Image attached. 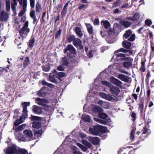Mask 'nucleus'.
Returning <instances> with one entry per match:
<instances>
[{
    "label": "nucleus",
    "instance_id": "nucleus-49",
    "mask_svg": "<svg viewBox=\"0 0 154 154\" xmlns=\"http://www.w3.org/2000/svg\"><path fill=\"white\" fill-rule=\"evenodd\" d=\"M124 60L126 61H132L133 60V59L131 57H125L122 58L121 59V60Z\"/></svg>",
    "mask_w": 154,
    "mask_h": 154
},
{
    "label": "nucleus",
    "instance_id": "nucleus-17",
    "mask_svg": "<svg viewBox=\"0 0 154 154\" xmlns=\"http://www.w3.org/2000/svg\"><path fill=\"white\" fill-rule=\"evenodd\" d=\"M22 38L20 37H18L15 39V43L16 45H18V47L20 48H21V47H20L19 46L21 44L22 42L23 41V39L24 38V35H23V36H20Z\"/></svg>",
    "mask_w": 154,
    "mask_h": 154
},
{
    "label": "nucleus",
    "instance_id": "nucleus-56",
    "mask_svg": "<svg viewBox=\"0 0 154 154\" xmlns=\"http://www.w3.org/2000/svg\"><path fill=\"white\" fill-rule=\"evenodd\" d=\"M30 17L32 18H34L35 17H36V16H35V12L34 11H32L30 12Z\"/></svg>",
    "mask_w": 154,
    "mask_h": 154
},
{
    "label": "nucleus",
    "instance_id": "nucleus-50",
    "mask_svg": "<svg viewBox=\"0 0 154 154\" xmlns=\"http://www.w3.org/2000/svg\"><path fill=\"white\" fill-rule=\"evenodd\" d=\"M105 99L108 101H111L113 99V98L110 95L107 94Z\"/></svg>",
    "mask_w": 154,
    "mask_h": 154
},
{
    "label": "nucleus",
    "instance_id": "nucleus-44",
    "mask_svg": "<svg viewBox=\"0 0 154 154\" xmlns=\"http://www.w3.org/2000/svg\"><path fill=\"white\" fill-rule=\"evenodd\" d=\"M109 30L107 31L108 35L109 36H113L114 34V30H112L111 28H109Z\"/></svg>",
    "mask_w": 154,
    "mask_h": 154
},
{
    "label": "nucleus",
    "instance_id": "nucleus-31",
    "mask_svg": "<svg viewBox=\"0 0 154 154\" xmlns=\"http://www.w3.org/2000/svg\"><path fill=\"white\" fill-rule=\"evenodd\" d=\"M29 60L28 57H26L23 63V68L26 67L29 64Z\"/></svg>",
    "mask_w": 154,
    "mask_h": 154
},
{
    "label": "nucleus",
    "instance_id": "nucleus-4",
    "mask_svg": "<svg viewBox=\"0 0 154 154\" xmlns=\"http://www.w3.org/2000/svg\"><path fill=\"white\" fill-rule=\"evenodd\" d=\"M132 32V31L130 29L126 30L123 35V39H126L129 37L127 40L129 41H133L135 39V35L134 34L131 35Z\"/></svg>",
    "mask_w": 154,
    "mask_h": 154
},
{
    "label": "nucleus",
    "instance_id": "nucleus-20",
    "mask_svg": "<svg viewBox=\"0 0 154 154\" xmlns=\"http://www.w3.org/2000/svg\"><path fill=\"white\" fill-rule=\"evenodd\" d=\"M111 82L115 85H116L117 86H122V82L117 79H116L114 77H113V78L111 81Z\"/></svg>",
    "mask_w": 154,
    "mask_h": 154
},
{
    "label": "nucleus",
    "instance_id": "nucleus-53",
    "mask_svg": "<svg viewBox=\"0 0 154 154\" xmlns=\"http://www.w3.org/2000/svg\"><path fill=\"white\" fill-rule=\"evenodd\" d=\"M152 23V22L150 20L146 19L145 20V24L148 26H150Z\"/></svg>",
    "mask_w": 154,
    "mask_h": 154
},
{
    "label": "nucleus",
    "instance_id": "nucleus-41",
    "mask_svg": "<svg viewBox=\"0 0 154 154\" xmlns=\"http://www.w3.org/2000/svg\"><path fill=\"white\" fill-rule=\"evenodd\" d=\"M31 121H38V116H32L29 117Z\"/></svg>",
    "mask_w": 154,
    "mask_h": 154
},
{
    "label": "nucleus",
    "instance_id": "nucleus-12",
    "mask_svg": "<svg viewBox=\"0 0 154 154\" xmlns=\"http://www.w3.org/2000/svg\"><path fill=\"white\" fill-rule=\"evenodd\" d=\"M110 91L112 94L117 96H118V95L120 92V90L119 88L114 86H112L110 88Z\"/></svg>",
    "mask_w": 154,
    "mask_h": 154
},
{
    "label": "nucleus",
    "instance_id": "nucleus-57",
    "mask_svg": "<svg viewBox=\"0 0 154 154\" xmlns=\"http://www.w3.org/2000/svg\"><path fill=\"white\" fill-rule=\"evenodd\" d=\"M66 11L63 9L62 11L61 14V16L63 18L65 16Z\"/></svg>",
    "mask_w": 154,
    "mask_h": 154
},
{
    "label": "nucleus",
    "instance_id": "nucleus-30",
    "mask_svg": "<svg viewBox=\"0 0 154 154\" xmlns=\"http://www.w3.org/2000/svg\"><path fill=\"white\" fill-rule=\"evenodd\" d=\"M46 122V120H42V118L39 117V128H40L41 127H42L43 126H45L46 125L45 124Z\"/></svg>",
    "mask_w": 154,
    "mask_h": 154
},
{
    "label": "nucleus",
    "instance_id": "nucleus-52",
    "mask_svg": "<svg viewBox=\"0 0 154 154\" xmlns=\"http://www.w3.org/2000/svg\"><path fill=\"white\" fill-rule=\"evenodd\" d=\"M131 116L132 118V121L134 122L136 119V114L134 112H132Z\"/></svg>",
    "mask_w": 154,
    "mask_h": 154
},
{
    "label": "nucleus",
    "instance_id": "nucleus-13",
    "mask_svg": "<svg viewBox=\"0 0 154 154\" xmlns=\"http://www.w3.org/2000/svg\"><path fill=\"white\" fill-rule=\"evenodd\" d=\"M48 89V88L44 86L39 90V96L44 97L46 95Z\"/></svg>",
    "mask_w": 154,
    "mask_h": 154
},
{
    "label": "nucleus",
    "instance_id": "nucleus-16",
    "mask_svg": "<svg viewBox=\"0 0 154 154\" xmlns=\"http://www.w3.org/2000/svg\"><path fill=\"white\" fill-rule=\"evenodd\" d=\"M74 31L79 38H81L83 36V34L82 32L81 28L80 27L78 26H76Z\"/></svg>",
    "mask_w": 154,
    "mask_h": 154
},
{
    "label": "nucleus",
    "instance_id": "nucleus-48",
    "mask_svg": "<svg viewBox=\"0 0 154 154\" xmlns=\"http://www.w3.org/2000/svg\"><path fill=\"white\" fill-rule=\"evenodd\" d=\"M93 50H91L89 51V52L88 54H87V56L89 58H91L93 57Z\"/></svg>",
    "mask_w": 154,
    "mask_h": 154
},
{
    "label": "nucleus",
    "instance_id": "nucleus-24",
    "mask_svg": "<svg viewBox=\"0 0 154 154\" xmlns=\"http://www.w3.org/2000/svg\"><path fill=\"white\" fill-rule=\"evenodd\" d=\"M101 24L106 29H108L109 28L110 25V23L107 20L102 21L101 22Z\"/></svg>",
    "mask_w": 154,
    "mask_h": 154
},
{
    "label": "nucleus",
    "instance_id": "nucleus-27",
    "mask_svg": "<svg viewBox=\"0 0 154 154\" xmlns=\"http://www.w3.org/2000/svg\"><path fill=\"white\" fill-rule=\"evenodd\" d=\"M75 38L74 35L71 34L67 37L66 41L68 43H71L72 42H73Z\"/></svg>",
    "mask_w": 154,
    "mask_h": 154
},
{
    "label": "nucleus",
    "instance_id": "nucleus-64",
    "mask_svg": "<svg viewBox=\"0 0 154 154\" xmlns=\"http://www.w3.org/2000/svg\"><path fill=\"white\" fill-rule=\"evenodd\" d=\"M107 94H106L104 93H100V97L104 99L105 98L106 96V95Z\"/></svg>",
    "mask_w": 154,
    "mask_h": 154
},
{
    "label": "nucleus",
    "instance_id": "nucleus-1",
    "mask_svg": "<svg viewBox=\"0 0 154 154\" xmlns=\"http://www.w3.org/2000/svg\"><path fill=\"white\" fill-rule=\"evenodd\" d=\"M64 53H66L67 57L72 58L75 57L77 53V51L72 45L68 44L63 50Z\"/></svg>",
    "mask_w": 154,
    "mask_h": 154
},
{
    "label": "nucleus",
    "instance_id": "nucleus-2",
    "mask_svg": "<svg viewBox=\"0 0 154 154\" xmlns=\"http://www.w3.org/2000/svg\"><path fill=\"white\" fill-rule=\"evenodd\" d=\"M98 117L102 119H99L97 118H94V120L97 122L100 123L101 124L106 125L109 122L110 119L106 118L108 116V115L106 113L103 112H99L98 115Z\"/></svg>",
    "mask_w": 154,
    "mask_h": 154
},
{
    "label": "nucleus",
    "instance_id": "nucleus-14",
    "mask_svg": "<svg viewBox=\"0 0 154 154\" xmlns=\"http://www.w3.org/2000/svg\"><path fill=\"white\" fill-rule=\"evenodd\" d=\"M27 0H23V9L18 14L19 17H22L25 12L27 6Z\"/></svg>",
    "mask_w": 154,
    "mask_h": 154
},
{
    "label": "nucleus",
    "instance_id": "nucleus-55",
    "mask_svg": "<svg viewBox=\"0 0 154 154\" xmlns=\"http://www.w3.org/2000/svg\"><path fill=\"white\" fill-rule=\"evenodd\" d=\"M101 83L103 85L107 86H109L110 84L109 82L106 81H101Z\"/></svg>",
    "mask_w": 154,
    "mask_h": 154
},
{
    "label": "nucleus",
    "instance_id": "nucleus-40",
    "mask_svg": "<svg viewBox=\"0 0 154 154\" xmlns=\"http://www.w3.org/2000/svg\"><path fill=\"white\" fill-rule=\"evenodd\" d=\"M102 109L101 107L97 106H95L93 108V110L96 112H100L102 111Z\"/></svg>",
    "mask_w": 154,
    "mask_h": 154
},
{
    "label": "nucleus",
    "instance_id": "nucleus-46",
    "mask_svg": "<svg viewBox=\"0 0 154 154\" xmlns=\"http://www.w3.org/2000/svg\"><path fill=\"white\" fill-rule=\"evenodd\" d=\"M46 13L45 12H43L42 18L40 19L41 22H45V19L46 18Z\"/></svg>",
    "mask_w": 154,
    "mask_h": 154
},
{
    "label": "nucleus",
    "instance_id": "nucleus-63",
    "mask_svg": "<svg viewBox=\"0 0 154 154\" xmlns=\"http://www.w3.org/2000/svg\"><path fill=\"white\" fill-rule=\"evenodd\" d=\"M129 5L128 3H126L124 4H123L121 6V8H127Z\"/></svg>",
    "mask_w": 154,
    "mask_h": 154
},
{
    "label": "nucleus",
    "instance_id": "nucleus-54",
    "mask_svg": "<svg viewBox=\"0 0 154 154\" xmlns=\"http://www.w3.org/2000/svg\"><path fill=\"white\" fill-rule=\"evenodd\" d=\"M45 130V127H42V128L39 130V137L43 133Z\"/></svg>",
    "mask_w": 154,
    "mask_h": 154
},
{
    "label": "nucleus",
    "instance_id": "nucleus-29",
    "mask_svg": "<svg viewBox=\"0 0 154 154\" xmlns=\"http://www.w3.org/2000/svg\"><path fill=\"white\" fill-rule=\"evenodd\" d=\"M82 120L85 122H90L91 119L90 116L88 115L83 114L82 116Z\"/></svg>",
    "mask_w": 154,
    "mask_h": 154
},
{
    "label": "nucleus",
    "instance_id": "nucleus-6",
    "mask_svg": "<svg viewBox=\"0 0 154 154\" xmlns=\"http://www.w3.org/2000/svg\"><path fill=\"white\" fill-rule=\"evenodd\" d=\"M49 102V101L46 99L39 98V105L43 106L42 108L45 111L49 110V106L47 104Z\"/></svg>",
    "mask_w": 154,
    "mask_h": 154
},
{
    "label": "nucleus",
    "instance_id": "nucleus-23",
    "mask_svg": "<svg viewBox=\"0 0 154 154\" xmlns=\"http://www.w3.org/2000/svg\"><path fill=\"white\" fill-rule=\"evenodd\" d=\"M82 41L78 38H76L73 42V44L76 47H78L79 45L82 44Z\"/></svg>",
    "mask_w": 154,
    "mask_h": 154
},
{
    "label": "nucleus",
    "instance_id": "nucleus-43",
    "mask_svg": "<svg viewBox=\"0 0 154 154\" xmlns=\"http://www.w3.org/2000/svg\"><path fill=\"white\" fill-rule=\"evenodd\" d=\"M33 108L32 110L33 112L36 114H38V106L36 105H33Z\"/></svg>",
    "mask_w": 154,
    "mask_h": 154
},
{
    "label": "nucleus",
    "instance_id": "nucleus-38",
    "mask_svg": "<svg viewBox=\"0 0 154 154\" xmlns=\"http://www.w3.org/2000/svg\"><path fill=\"white\" fill-rule=\"evenodd\" d=\"M88 5H84V4H80L78 8L79 10L83 9L84 10H85L86 8H88Z\"/></svg>",
    "mask_w": 154,
    "mask_h": 154
},
{
    "label": "nucleus",
    "instance_id": "nucleus-42",
    "mask_svg": "<svg viewBox=\"0 0 154 154\" xmlns=\"http://www.w3.org/2000/svg\"><path fill=\"white\" fill-rule=\"evenodd\" d=\"M62 31L61 29H59V30L56 32L55 35V38H57L60 36Z\"/></svg>",
    "mask_w": 154,
    "mask_h": 154
},
{
    "label": "nucleus",
    "instance_id": "nucleus-34",
    "mask_svg": "<svg viewBox=\"0 0 154 154\" xmlns=\"http://www.w3.org/2000/svg\"><path fill=\"white\" fill-rule=\"evenodd\" d=\"M127 49L123 48H121L118 50L115 51L114 54H117L119 52H122L124 53H127Z\"/></svg>",
    "mask_w": 154,
    "mask_h": 154
},
{
    "label": "nucleus",
    "instance_id": "nucleus-19",
    "mask_svg": "<svg viewBox=\"0 0 154 154\" xmlns=\"http://www.w3.org/2000/svg\"><path fill=\"white\" fill-rule=\"evenodd\" d=\"M23 133L24 134L25 137L30 138H32L33 136V134L32 132L30 130H26L23 131Z\"/></svg>",
    "mask_w": 154,
    "mask_h": 154
},
{
    "label": "nucleus",
    "instance_id": "nucleus-10",
    "mask_svg": "<svg viewBox=\"0 0 154 154\" xmlns=\"http://www.w3.org/2000/svg\"><path fill=\"white\" fill-rule=\"evenodd\" d=\"M89 131L90 133L93 134L100 136L99 125L94 126L93 128H90Z\"/></svg>",
    "mask_w": 154,
    "mask_h": 154
},
{
    "label": "nucleus",
    "instance_id": "nucleus-45",
    "mask_svg": "<svg viewBox=\"0 0 154 154\" xmlns=\"http://www.w3.org/2000/svg\"><path fill=\"white\" fill-rule=\"evenodd\" d=\"M139 109L140 110V114L143 115L144 109L143 104L142 103L140 104L139 106Z\"/></svg>",
    "mask_w": 154,
    "mask_h": 154
},
{
    "label": "nucleus",
    "instance_id": "nucleus-61",
    "mask_svg": "<svg viewBox=\"0 0 154 154\" xmlns=\"http://www.w3.org/2000/svg\"><path fill=\"white\" fill-rule=\"evenodd\" d=\"M130 138L132 141H133L134 140V133H131L130 135Z\"/></svg>",
    "mask_w": 154,
    "mask_h": 154
},
{
    "label": "nucleus",
    "instance_id": "nucleus-35",
    "mask_svg": "<svg viewBox=\"0 0 154 154\" xmlns=\"http://www.w3.org/2000/svg\"><path fill=\"white\" fill-rule=\"evenodd\" d=\"M140 17V14L139 13H135L133 16L134 21L137 20L139 19Z\"/></svg>",
    "mask_w": 154,
    "mask_h": 154
},
{
    "label": "nucleus",
    "instance_id": "nucleus-15",
    "mask_svg": "<svg viewBox=\"0 0 154 154\" xmlns=\"http://www.w3.org/2000/svg\"><path fill=\"white\" fill-rule=\"evenodd\" d=\"M128 40H124L122 42V47L126 49H129L131 45V42L128 41Z\"/></svg>",
    "mask_w": 154,
    "mask_h": 154
},
{
    "label": "nucleus",
    "instance_id": "nucleus-32",
    "mask_svg": "<svg viewBox=\"0 0 154 154\" xmlns=\"http://www.w3.org/2000/svg\"><path fill=\"white\" fill-rule=\"evenodd\" d=\"M115 56H116V58L118 60H119L121 59L122 58H123L126 56L125 54H122V53H119V54H114Z\"/></svg>",
    "mask_w": 154,
    "mask_h": 154
},
{
    "label": "nucleus",
    "instance_id": "nucleus-3",
    "mask_svg": "<svg viewBox=\"0 0 154 154\" xmlns=\"http://www.w3.org/2000/svg\"><path fill=\"white\" fill-rule=\"evenodd\" d=\"M69 58L66 56H64L61 58L62 64L65 66H67L69 69H72L75 66V63L71 62L70 63Z\"/></svg>",
    "mask_w": 154,
    "mask_h": 154
},
{
    "label": "nucleus",
    "instance_id": "nucleus-21",
    "mask_svg": "<svg viewBox=\"0 0 154 154\" xmlns=\"http://www.w3.org/2000/svg\"><path fill=\"white\" fill-rule=\"evenodd\" d=\"M15 154H29L28 152L25 149L17 148Z\"/></svg>",
    "mask_w": 154,
    "mask_h": 154
},
{
    "label": "nucleus",
    "instance_id": "nucleus-58",
    "mask_svg": "<svg viewBox=\"0 0 154 154\" xmlns=\"http://www.w3.org/2000/svg\"><path fill=\"white\" fill-rule=\"evenodd\" d=\"M93 23L94 25H99V20L98 19H95Z\"/></svg>",
    "mask_w": 154,
    "mask_h": 154
},
{
    "label": "nucleus",
    "instance_id": "nucleus-62",
    "mask_svg": "<svg viewBox=\"0 0 154 154\" xmlns=\"http://www.w3.org/2000/svg\"><path fill=\"white\" fill-rule=\"evenodd\" d=\"M143 128V130L142 132V134H145L147 132L148 129L146 127H144Z\"/></svg>",
    "mask_w": 154,
    "mask_h": 154
},
{
    "label": "nucleus",
    "instance_id": "nucleus-25",
    "mask_svg": "<svg viewBox=\"0 0 154 154\" xmlns=\"http://www.w3.org/2000/svg\"><path fill=\"white\" fill-rule=\"evenodd\" d=\"M87 29L88 32L90 35H93L94 34L93 27L90 24H88L87 26Z\"/></svg>",
    "mask_w": 154,
    "mask_h": 154
},
{
    "label": "nucleus",
    "instance_id": "nucleus-5",
    "mask_svg": "<svg viewBox=\"0 0 154 154\" xmlns=\"http://www.w3.org/2000/svg\"><path fill=\"white\" fill-rule=\"evenodd\" d=\"M29 22L28 21H26L23 26L19 31V33L20 36H23V35L27 36L29 32V29L28 28Z\"/></svg>",
    "mask_w": 154,
    "mask_h": 154
},
{
    "label": "nucleus",
    "instance_id": "nucleus-9",
    "mask_svg": "<svg viewBox=\"0 0 154 154\" xmlns=\"http://www.w3.org/2000/svg\"><path fill=\"white\" fill-rule=\"evenodd\" d=\"M17 148L15 145H12L6 148L4 151L5 154H15Z\"/></svg>",
    "mask_w": 154,
    "mask_h": 154
},
{
    "label": "nucleus",
    "instance_id": "nucleus-18",
    "mask_svg": "<svg viewBox=\"0 0 154 154\" xmlns=\"http://www.w3.org/2000/svg\"><path fill=\"white\" fill-rule=\"evenodd\" d=\"M117 77L119 79L121 80L128 82L129 81L128 77L127 76L122 74H119Z\"/></svg>",
    "mask_w": 154,
    "mask_h": 154
},
{
    "label": "nucleus",
    "instance_id": "nucleus-36",
    "mask_svg": "<svg viewBox=\"0 0 154 154\" xmlns=\"http://www.w3.org/2000/svg\"><path fill=\"white\" fill-rule=\"evenodd\" d=\"M6 10L9 11L10 10V2L9 0H6Z\"/></svg>",
    "mask_w": 154,
    "mask_h": 154
},
{
    "label": "nucleus",
    "instance_id": "nucleus-59",
    "mask_svg": "<svg viewBox=\"0 0 154 154\" xmlns=\"http://www.w3.org/2000/svg\"><path fill=\"white\" fill-rule=\"evenodd\" d=\"M57 70L59 71H63L64 70V68L62 66L60 65L57 67Z\"/></svg>",
    "mask_w": 154,
    "mask_h": 154
},
{
    "label": "nucleus",
    "instance_id": "nucleus-60",
    "mask_svg": "<svg viewBox=\"0 0 154 154\" xmlns=\"http://www.w3.org/2000/svg\"><path fill=\"white\" fill-rule=\"evenodd\" d=\"M30 5L31 7L34 8V0H30Z\"/></svg>",
    "mask_w": 154,
    "mask_h": 154
},
{
    "label": "nucleus",
    "instance_id": "nucleus-22",
    "mask_svg": "<svg viewBox=\"0 0 154 154\" xmlns=\"http://www.w3.org/2000/svg\"><path fill=\"white\" fill-rule=\"evenodd\" d=\"M99 128L100 136L101 134L105 133L107 130V128L106 127L102 125H99Z\"/></svg>",
    "mask_w": 154,
    "mask_h": 154
},
{
    "label": "nucleus",
    "instance_id": "nucleus-7",
    "mask_svg": "<svg viewBox=\"0 0 154 154\" xmlns=\"http://www.w3.org/2000/svg\"><path fill=\"white\" fill-rule=\"evenodd\" d=\"M30 124H32V131L34 135L37 137L38 136V121H33Z\"/></svg>",
    "mask_w": 154,
    "mask_h": 154
},
{
    "label": "nucleus",
    "instance_id": "nucleus-39",
    "mask_svg": "<svg viewBox=\"0 0 154 154\" xmlns=\"http://www.w3.org/2000/svg\"><path fill=\"white\" fill-rule=\"evenodd\" d=\"M131 24L130 22L128 21H123L122 23V25L126 27H129Z\"/></svg>",
    "mask_w": 154,
    "mask_h": 154
},
{
    "label": "nucleus",
    "instance_id": "nucleus-37",
    "mask_svg": "<svg viewBox=\"0 0 154 154\" xmlns=\"http://www.w3.org/2000/svg\"><path fill=\"white\" fill-rule=\"evenodd\" d=\"M77 145L84 151H86L87 149L88 148L84 146V145H82L79 143H78L77 144Z\"/></svg>",
    "mask_w": 154,
    "mask_h": 154
},
{
    "label": "nucleus",
    "instance_id": "nucleus-8",
    "mask_svg": "<svg viewBox=\"0 0 154 154\" xmlns=\"http://www.w3.org/2000/svg\"><path fill=\"white\" fill-rule=\"evenodd\" d=\"M21 105L23 107V110L22 113L23 116L24 118L27 117L28 116V113L27 111V106H29L30 105V102H22L21 103Z\"/></svg>",
    "mask_w": 154,
    "mask_h": 154
},
{
    "label": "nucleus",
    "instance_id": "nucleus-26",
    "mask_svg": "<svg viewBox=\"0 0 154 154\" xmlns=\"http://www.w3.org/2000/svg\"><path fill=\"white\" fill-rule=\"evenodd\" d=\"M56 78L60 79L61 78L64 77L66 75V73L64 72H57L56 71Z\"/></svg>",
    "mask_w": 154,
    "mask_h": 154
},
{
    "label": "nucleus",
    "instance_id": "nucleus-47",
    "mask_svg": "<svg viewBox=\"0 0 154 154\" xmlns=\"http://www.w3.org/2000/svg\"><path fill=\"white\" fill-rule=\"evenodd\" d=\"M42 68L43 70L45 72L49 71L50 69V67L47 65L42 66Z\"/></svg>",
    "mask_w": 154,
    "mask_h": 154
},
{
    "label": "nucleus",
    "instance_id": "nucleus-28",
    "mask_svg": "<svg viewBox=\"0 0 154 154\" xmlns=\"http://www.w3.org/2000/svg\"><path fill=\"white\" fill-rule=\"evenodd\" d=\"M132 62L130 61L124 62L123 63V65L124 67L127 69L130 68L132 66Z\"/></svg>",
    "mask_w": 154,
    "mask_h": 154
},
{
    "label": "nucleus",
    "instance_id": "nucleus-51",
    "mask_svg": "<svg viewBox=\"0 0 154 154\" xmlns=\"http://www.w3.org/2000/svg\"><path fill=\"white\" fill-rule=\"evenodd\" d=\"M23 123V122H20V120L18 119L16 120L15 122L14 123V125L16 127L18 126L20 124Z\"/></svg>",
    "mask_w": 154,
    "mask_h": 154
},
{
    "label": "nucleus",
    "instance_id": "nucleus-11",
    "mask_svg": "<svg viewBox=\"0 0 154 154\" xmlns=\"http://www.w3.org/2000/svg\"><path fill=\"white\" fill-rule=\"evenodd\" d=\"M56 70L54 69L53 72L50 73L49 77V80L52 82L54 83H57V81L55 79L56 78Z\"/></svg>",
    "mask_w": 154,
    "mask_h": 154
},
{
    "label": "nucleus",
    "instance_id": "nucleus-33",
    "mask_svg": "<svg viewBox=\"0 0 154 154\" xmlns=\"http://www.w3.org/2000/svg\"><path fill=\"white\" fill-rule=\"evenodd\" d=\"M35 42V40L34 38H31L29 41V43L28 45V47L30 48H32L33 47Z\"/></svg>",
    "mask_w": 154,
    "mask_h": 154
}]
</instances>
